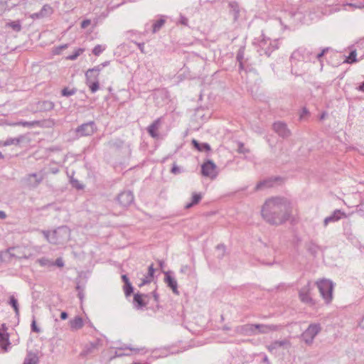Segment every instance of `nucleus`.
<instances>
[{
    "mask_svg": "<svg viewBox=\"0 0 364 364\" xmlns=\"http://www.w3.org/2000/svg\"><path fill=\"white\" fill-rule=\"evenodd\" d=\"M77 289L78 290V296L82 300L83 298V293L82 290L80 289V286H77Z\"/></svg>",
    "mask_w": 364,
    "mask_h": 364,
    "instance_id": "56",
    "label": "nucleus"
},
{
    "mask_svg": "<svg viewBox=\"0 0 364 364\" xmlns=\"http://www.w3.org/2000/svg\"><path fill=\"white\" fill-rule=\"evenodd\" d=\"M152 294H153V296H154V301H155L156 302H158V301H159V294L156 292V291H154L152 292Z\"/></svg>",
    "mask_w": 364,
    "mask_h": 364,
    "instance_id": "59",
    "label": "nucleus"
},
{
    "mask_svg": "<svg viewBox=\"0 0 364 364\" xmlns=\"http://www.w3.org/2000/svg\"><path fill=\"white\" fill-rule=\"evenodd\" d=\"M161 124V118H158L156 120H154V122L152 124H151L147 127L148 133L154 139H158L159 138V134L158 133V130H159Z\"/></svg>",
    "mask_w": 364,
    "mask_h": 364,
    "instance_id": "16",
    "label": "nucleus"
},
{
    "mask_svg": "<svg viewBox=\"0 0 364 364\" xmlns=\"http://www.w3.org/2000/svg\"><path fill=\"white\" fill-rule=\"evenodd\" d=\"M38 356L36 353L28 351L23 364H37Z\"/></svg>",
    "mask_w": 364,
    "mask_h": 364,
    "instance_id": "24",
    "label": "nucleus"
},
{
    "mask_svg": "<svg viewBox=\"0 0 364 364\" xmlns=\"http://www.w3.org/2000/svg\"><path fill=\"white\" fill-rule=\"evenodd\" d=\"M147 294H135L134 295L133 304L136 309H142L146 306V302L144 301V297H147Z\"/></svg>",
    "mask_w": 364,
    "mask_h": 364,
    "instance_id": "20",
    "label": "nucleus"
},
{
    "mask_svg": "<svg viewBox=\"0 0 364 364\" xmlns=\"http://www.w3.org/2000/svg\"><path fill=\"white\" fill-rule=\"evenodd\" d=\"M54 108V103L50 101H42L38 103V110L39 112H47Z\"/></svg>",
    "mask_w": 364,
    "mask_h": 364,
    "instance_id": "23",
    "label": "nucleus"
},
{
    "mask_svg": "<svg viewBox=\"0 0 364 364\" xmlns=\"http://www.w3.org/2000/svg\"><path fill=\"white\" fill-rule=\"evenodd\" d=\"M8 304L13 307V309L15 311L16 316H19L18 303V300L15 298L14 296H11L9 297V301Z\"/></svg>",
    "mask_w": 364,
    "mask_h": 364,
    "instance_id": "33",
    "label": "nucleus"
},
{
    "mask_svg": "<svg viewBox=\"0 0 364 364\" xmlns=\"http://www.w3.org/2000/svg\"><path fill=\"white\" fill-rule=\"evenodd\" d=\"M171 172L173 174H178L182 172V169L178 166L176 164H173Z\"/></svg>",
    "mask_w": 364,
    "mask_h": 364,
    "instance_id": "46",
    "label": "nucleus"
},
{
    "mask_svg": "<svg viewBox=\"0 0 364 364\" xmlns=\"http://www.w3.org/2000/svg\"><path fill=\"white\" fill-rule=\"evenodd\" d=\"M165 278L164 282L167 284L168 287H170L173 292L176 294H178L179 292L178 291V284L176 280L171 276L169 272H164Z\"/></svg>",
    "mask_w": 364,
    "mask_h": 364,
    "instance_id": "19",
    "label": "nucleus"
},
{
    "mask_svg": "<svg viewBox=\"0 0 364 364\" xmlns=\"http://www.w3.org/2000/svg\"><path fill=\"white\" fill-rule=\"evenodd\" d=\"M291 347L290 341L288 339H284L282 341H275L271 343L268 346L267 349L272 353H274V351L278 348H284L289 349Z\"/></svg>",
    "mask_w": 364,
    "mask_h": 364,
    "instance_id": "14",
    "label": "nucleus"
},
{
    "mask_svg": "<svg viewBox=\"0 0 364 364\" xmlns=\"http://www.w3.org/2000/svg\"><path fill=\"white\" fill-rule=\"evenodd\" d=\"M326 115H327V113H326V112H323L320 115L319 119H320L321 120H323V119H324L326 118Z\"/></svg>",
    "mask_w": 364,
    "mask_h": 364,
    "instance_id": "63",
    "label": "nucleus"
},
{
    "mask_svg": "<svg viewBox=\"0 0 364 364\" xmlns=\"http://www.w3.org/2000/svg\"><path fill=\"white\" fill-rule=\"evenodd\" d=\"M31 330H32V331L36 332V333H39V332H41V329H40V328H38V327L37 326V325H36V319H35V317H34V316L33 317V321H32V323H31Z\"/></svg>",
    "mask_w": 364,
    "mask_h": 364,
    "instance_id": "45",
    "label": "nucleus"
},
{
    "mask_svg": "<svg viewBox=\"0 0 364 364\" xmlns=\"http://www.w3.org/2000/svg\"><path fill=\"white\" fill-rule=\"evenodd\" d=\"M99 344L100 341H95L94 342H91L85 345L83 350L81 351L80 355L81 357H85L90 354L93 353L95 350L98 349Z\"/></svg>",
    "mask_w": 364,
    "mask_h": 364,
    "instance_id": "17",
    "label": "nucleus"
},
{
    "mask_svg": "<svg viewBox=\"0 0 364 364\" xmlns=\"http://www.w3.org/2000/svg\"><path fill=\"white\" fill-rule=\"evenodd\" d=\"M96 125L93 121L85 123L76 129V133L80 136H90L96 131Z\"/></svg>",
    "mask_w": 364,
    "mask_h": 364,
    "instance_id": "11",
    "label": "nucleus"
},
{
    "mask_svg": "<svg viewBox=\"0 0 364 364\" xmlns=\"http://www.w3.org/2000/svg\"><path fill=\"white\" fill-rule=\"evenodd\" d=\"M342 216H346V214L343 212H341L340 210H336L333 211V213L326 217L323 220V225L324 227H326L328 223H335L338 220H339Z\"/></svg>",
    "mask_w": 364,
    "mask_h": 364,
    "instance_id": "18",
    "label": "nucleus"
},
{
    "mask_svg": "<svg viewBox=\"0 0 364 364\" xmlns=\"http://www.w3.org/2000/svg\"><path fill=\"white\" fill-rule=\"evenodd\" d=\"M262 38L259 41L257 52L260 55L269 56L271 53L278 48L277 40H271L266 38L263 35Z\"/></svg>",
    "mask_w": 364,
    "mask_h": 364,
    "instance_id": "5",
    "label": "nucleus"
},
{
    "mask_svg": "<svg viewBox=\"0 0 364 364\" xmlns=\"http://www.w3.org/2000/svg\"><path fill=\"white\" fill-rule=\"evenodd\" d=\"M11 342L9 341V335L7 332L0 331V348L7 352L10 348Z\"/></svg>",
    "mask_w": 364,
    "mask_h": 364,
    "instance_id": "21",
    "label": "nucleus"
},
{
    "mask_svg": "<svg viewBox=\"0 0 364 364\" xmlns=\"http://www.w3.org/2000/svg\"><path fill=\"white\" fill-rule=\"evenodd\" d=\"M321 328L318 323H311L307 329L301 334L303 341L307 344L310 345L313 343L314 338L321 331Z\"/></svg>",
    "mask_w": 364,
    "mask_h": 364,
    "instance_id": "7",
    "label": "nucleus"
},
{
    "mask_svg": "<svg viewBox=\"0 0 364 364\" xmlns=\"http://www.w3.org/2000/svg\"><path fill=\"white\" fill-rule=\"evenodd\" d=\"M70 326L72 329L77 330L83 326L82 318L80 316L75 317L73 320L70 321Z\"/></svg>",
    "mask_w": 364,
    "mask_h": 364,
    "instance_id": "27",
    "label": "nucleus"
},
{
    "mask_svg": "<svg viewBox=\"0 0 364 364\" xmlns=\"http://www.w3.org/2000/svg\"><path fill=\"white\" fill-rule=\"evenodd\" d=\"M23 136H20L16 138H9L2 143V145L4 146L10 145H18L23 140Z\"/></svg>",
    "mask_w": 364,
    "mask_h": 364,
    "instance_id": "30",
    "label": "nucleus"
},
{
    "mask_svg": "<svg viewBox=\"0 0 364 364\" xmlns=\"http://www.w3.org/2000/svg\"><path fill=\"white\" fill-rule=\"evenodd\" d=\"M105 49V46L97 45L94 47L92 50V53L96 56H99Z\"/></svg>",
    "mask_w": 364,
    "mask_h": 364,
    "instance_id": "40",
    "label": "nucleus"
},
{
    "mask_svg": "<svg viewBox=\"0 0 364 364\" xmlns=\"http://www.w3.org/2000/svg\"><path fill=\"white\" fill-rule=\"evenodd\" d=\"M244 55H245V49L244 48H240L237 53V60L239 63V68L240 70L244 69V65H243V59H244Z\"/></svg>",
    "mask_w": 364,
    "mask_h": 364,
    "instance_id": "35",
    "label": "nucleus"
},
{
    "mask_svg": "<svg viewBox=\"0 0 364 364\" xmlns=\"http://www.w3.org/2000/svg\"><path fill=\"white\" fill-rule=\"evenodd\" d=\"M135 44L137 46V47L139 48V49L140 50V51L142 53H145V50H144V43H136L135 42Z\"/></svg>",
    "mask_w": 364,
    "mask_h": 364,
    "instance_id": "50",
    "label": "nucleus"
},
{
    "mask_svg": "<svg viewBox=\"0 0 364 364\" xmlns=\"http://www.w3.org/2000/svg\"><path fill=\"white\" fill-rule=\"evenodd\" d=\"M90 23V20H84L82 23H81V27L85 28H86L89 24Z\"/></svg>",
    "mask_w": 364,
    "mask_h": 364,
    "instance_id": "53",
    "label": "nucleus"
},
{
    "mask_svg": "<svg viewBox=\"0 0 364 364\" xmlns=\"http://www.w3.org/2000/svg\"><path fill=\"white\" fill-rule=\"evenodd\" d=\"M38 262L40 264L42 267H50L53 266V262L50 260L48 258L42 257L38 259Z\"/></svg>",
    "mask_w": 364,
    "mask_h": 364,
    "instance_id": "38",
    "label": "nucleus"
},
{
    "mask_svg": "<svg viewBox=\"0 0 364 364\" xmlns=\"http://www.w3.org/2000/svg\"><path fill=\"white\" fill-rule=\"evenodd\" d=\"M52 13L53 8L48 4H45L39 12L32 14L31 18L32 19H40L49 16Z\"/></svg>",
    "mask_w": 364,
    "mask_h": 364,
    "instance_id": "15",
    "label": "nucleus"
},
{
    "mask_svg": "<svg viewBox=\"0 0 364 364\" xmlns=\"http://www.w3.org/2000/svg\"><path fill=\"white\" fill-rule=\"evenodd\" d=\"M134 195L130 191L121 192L117 198V200L122 207H127L134 202Z\"/></svg>",
    "mask_w": 364,
    "mask_h": 364,
    "instance_id": "12",
    "label": "nucleus"
},
{
    "mask_svg": "<svg viewBox=\"0 0 364 364\" xmlns=\"http://www.w3.org/2000/svg\"><path fill=\"white\" fill-rule=\"evenodd\" d=\"M6 218V214L4 211L0 210V219H5Z\"/></svg>",
    "mask_w": 364,
    "mask_h": 364,
    "instance_id": "62",
    "label": "nucleus"
},
{
    "mask_svg": "<svg viewBox=\"0 0 364 364\" xmlns=\"http://www.w3.org/2000/svg\"><path fill=\"white\" fill-rule=\"evenodd\" d=\"M53 265H56L58 267H63L64 266V262L61 257H59L53 262Z\"/></svg>",
    "mask_w": 364,
    "mask_h": 364,
    "instance_id": "48",
    "label": "nucleus"
},
{
    "mask_svg": "<svg viewBox=\"0 0 364 364\" xmlns=\"http://www.w3.org/2000/svg\"><path fill=\"white\" fill-rule=\"evenodd\" d=\"M262 362L265 364H270L268 357L266 355H263Z\"/></svg>",
    "mask_w": 364,
    "mask_h": 364,
    "instance_id": "58",
    "label": "nucleus"
},
{
    "mask_svg": "<svg viewBox=\"0 0 364 364\" xmlns=\"http://www.w3.org/2000/svg\"><path fill=\"white\" fill-rule=\"evenodd\" d=\"M309 114V111L307 110L306 108H303L302 109V112L301 113V115H300V118L302 119L303 117H304L305 115L308 114Z\"/></svg>",
    "mask_w": 364,
    "mask_h": 364,
    "instance_id": "54",
    "label": "nucleus"
},
{
    "mask_svg": "<svg viewBox=\"0 0 364 364\" xmlns=\"http://www.w3.org/2000/svg\"><path fill=\"white\" fill-rule=\"evenodd\" d=\"M166 20L164 16L161 17L159 20L154 22L152 25V33H157L165 24Z\"/></svg>",
    "mask_w": 364,
    "mask_h": 364,
    "instance_id": "28",
    "label": "nucleus"
},
{
    "mask_svg": "<svg viewBox=\"0 0 364 364\" xmlns=\"http://www.w3.org/2000/svg\"><path fill=\"white\" fill-rule=\"evenodd\" d=\"M84 51L82 48H78L74 53L69 55L67 58L71 60H75L80 55H81Z\"/></svg>",
    "mask_w": 364,
    "mask_h": 364,
    "instance_id": "42",
    "label": "nucleus"
},
{
    "mask_svg": "<svg viewBox=\"0 0 364 364\" xmlns=\"http://www.w3.org/2000/svg\"><path fill=\"white\" fill-rule=\"evenodd\" d=\"M278 329V326L275 325L265 324H245L237 328V331L246 335L257 334V331L260 333H268L270 331H274Z\"/></svg>",
    "mask_w": 364,
    "mask_h": 364,
    "instance_id": "4",
    "label": "nucleus"
},
{
    "mask_svg": "<svg viewBox=\"0 0 364 364\" xmlns=\"http://www.w3.org/2000/svg\"><path fill=\"white\" fill-rule=\"evenodd\" d=\"M238 150H239V151H240V153H245V152L247 151L245 149V147H244V146H243L242 144H240V147H239V149H238Z\"/></svg>",
    "mask_w": 364,
    "mask_h": 364,
    "instance_id": "61",
    "label": "nucleus"
},
{
    "mask_svg": "<svg viewBox=\"0 0 364 364\" xmlns=\"http://www.w3.org/2000/svg\"><path fill=\"white\" fill-rule=\"evenodd\" d=\"M188 20L186 17L183 15H180L179 23L183 26H188Z\"/></svg>",
    "mask_w": 364,
    "mask_h": 364,
    "instance_id": "49",
    "label": "nucleus"
},
{
    "mask_svg": "<svg viewBox=\"0 0 364 364\" xmlns=\"http://www.w3.org/2000/svg\"><path fill=\"white\" fill-rule=\"evenodd\" d=\"M43 235L46 239L53 245H63L69 241L70 230L66 225L58 227L53 231L43 230Z\"/></svg>",
    "mask_w": 364,
    "mask_h": 364,
    "instance_id": "3",
    "label": "nucleus"
},
{
    "mask_svg": "<svg viewBox=\"0 0 364 364\" xmlns=\"http://www.w3.org/2000/svg\"><path fill=\"white\" fill-rule=\"evenodd\" d=\"M103 68L102 67L101 65H99L93 68H91L92 70H94V72L97 74V76L99 75V73L101 71V70Z\"/></svg>",
    "mask_w": 364,
    "mask_h": 364,
    "instance_id": "52",
    "label": "nucleus"
},
{
    "mask_svg": "<svg viewBox=\"0 0 364 364\" xmlns=\"http://www.w3.org/2000/svg\"><path fill=\"white\" fill-rule=\"evenodd\" d=\"M311 283L309 282L305 286L301 288L299 292V296L300 300L306 304L314 306L315 302L310 295L311 291Z\"/></svg>",
    "mask_w": 364,
    "mask_h": 364,
    "instance_id": "10",
    "label": "nucleus"
},
{
    "mask_svg": "<svg viewBox=\"0 0 364 364\" xmlns=\"http://www.w3.org/2000/svg\"><path fill=\"white\" fill-rule=\"evenodd\" d=\"M68 318V314L65 312V311H63L61 314H60V318L62 320H65Z\"/></svg>",
    "mask_w": 364,
    "mask_h": 364,
    "instance_id": "60",
    "label": "nucleus"
},
{
    "mask_svg": "<svg viewBox=\"0 0 364 364\" xmlns=\"http://www.w3.org/2000/svg\"><path fill=\"white\" fill-rule=\"evenodd\" d=\"M151 279H150L149 277H145L143 279H142V282L141 283L139 284V287H141L143 285H145L146 284H148L149 282H151Z\"/></svg>",
    "mask_w": 364,
    "mask_h": 364,
    "instance_id": "51",
    "label": "nucleus"
},
{
    "mask_svg": "<svg viewBox=\"0 0 364 364\" xmlns=\"http://www.w3.org/2000/svg\"><path fill=\"white\" fill-rule=\"evenodd\" d=\"M201 173L205 177L214 179L218 176L217 166L211 160H208L201 166Z\"/></svg>",
    "mask_w": 364,
    "mask_h": 364,
    "instance_id": "9",
    "label": "nucleus"
},
{
    "mask_svg": "<svg viewBox=\"0 0 364 364\" xmlns=\"http://www.w3.org/2000/svg\"><path fill=\"white\" fill-rule=\"evenodd\" d=\"M202 198V196L200 193H193V196H192V200L191 203H187L186 205H185V208L186 209H188V208H191V207H193L194 205H196L198 204L200 200Z\"/></svg>",
    "mask_w": 364,
    "mask_h": 364,
    "instance_id": "29",
    "label": "nucleus"
},
{
    "mask_svg": "<svg viewBox=\"0 0 364 364\" xmlns=\"http://www.w3.org/2000/svg\"><path fill=\"white\" fill-rule=\"evenodd\" d=\"M272 186H273V180L272 179L265 180V181H260L259 183H258L256 185L255 190L259 191V190L262 189L263 188L271 187Z\"/></svg>",
    "mask_w": 364,
    "mask_h": 364,
    "instance_id": "34",
    "label": "nucleus"
},
{
    "mask_svg": "<svg viewBox=\"0 0 364 364\" xmlns=\"http://www.w3.org/2000/svg\"><path fill=\"white\" fill-rule=\"evenodd\" d=\"M155 272V269L154 268V265L153 264H151L149 267V269H148V274L146 275V277H149L150 279H152L153 277H154V273Z\"/></svg>",
    "mask_w": 364,
    "mask_h": 364,
    "instance_id": "47",
    "label": "nucleus"
},
{
    "mask_svg": "<svg viewBox=\"0 0 364 364\" xmlns=\"http://www.w3.org/2000/svg\"><path fill=\"white\" fill-rule=\"evenodd\" d=\"M356 55L357 53L355 50L350 51L349 55L346 58L344 62L350 64L357 62Z\"/></svg>",
    "mask_w": 364,
    "mask_h": 364,
    "instance_id": "37",
    "label": "nucleus"
},
{
    "mask_svg": "<svg viewBox=\"0 0 364 364\" xmlns=\"http://www.w3.org/2000/svg\"><path fill=\"white\" fill-rule=\"evenodd\" d=\"M189 269V267L188 265H184L183 267H181V272L182 273H186L188 272V270Z\"/></svg>",
    "mask_w": 364,
    "mask_h": 364,
    "instance_id": "57",
    "label": "nucleus"
},
{
    "mask_svg": "<svg viewBox=\"0 0 364 364\" xmlns=\"http://www.w3.org/2000/svg\"><path fill=\"white\" fill-rule=\"evenodd\" d=\"M95 75H96V73L94 72V70L89 69L85 73L86 81L93 80Z\"/></svg>",
    "mask_w": 364,
    "mask_h": 364,
    "instance_id": "43",
    "label": "nucleus"
},
{
    "mask_svg": "<svg viewBox=\"0 0 364 364\" xmlns=\"http://www.w3.org/2000/svg\"><path fill=\"white\" fill-rule=\"evenodd\" d=\"M229 6L231 9V13L233 15L234 20L236 21L239 18L240 9L239 5L236 2H230Z\"/></svg>",
    "mask_w": 364,
    "mask_h": 364,
    "instance_id": "32",
    "label": "nucleus"
},
{
    "mask_svg": "<svg viewBox=\"0 0 364 364\" xmlns=\"http://www.w3.org/2000/svg\"><path fill=\"white\" fill-rule=\"evenodd\" d=\"M44 173L42 172L28 174L25 178V184L31 189L36 188L43 181Z\"/></svg>",
    "mask_w": 364,
    "mask_h": 364,
    "instance_id": "8",
    "label": "nucleus"
},
{
    "mask_svg": "<svg viewBox=\"0 0 364 364\" xmlns=\"http://www.w3.org/2000/svg\"><path fill=\"white\" fill-rule=\"evenodd\" d=\"M358 90L364 92V82L358 87Z\"/></svg>",
    "mask_w": 364,
    "mask_h": 364,
    "instance_id": "64",
    "label": "nucleus"
},
{
    "mask_svg": "<svg viewBox=\"0 0 364 364\" xmlns=\"http://www.w3.org/2000/svg\"><path fill=\"white\" fill-rule=\"evenodd\" d=\"M76 92V88L69 89L68 87H65L62 90L61 95L65 97H69L75 94Z\"/></svg>",
    "mask_w": 364,
    "mask_h": 364,
    "instance_id": "39",
    "label": "nucleus"
},
{
    "mask_svg": "<svg viewBox=\"0 0 364 364\" xmlns=\"http://www.w3.org/2000/svg\"><path fill=\"white\" fill-rule=\"evenodd\" d=\"M226 254V247L223 244H220L216 246L215 255L216 257L221 259L224 257Z\"/></svg>",
    "mask_w": 364,
    "mask_h": 364,
    "instance_id": "31",
    "label": "nucleus"
},
{
    "mask_svg": "<svg viewBox=\"0 0 364 364\" xmlns=\"http://www.w3.org/2000/svg\"><path fill=\"white\" fill-rule=\"evenodd\" d=\"M87 85L90 89L92 93H95L99 90V81L97 78V74L95 75L93 77V80L92 81H86Z\"/></svg>",
    "mask_w": 364,
    "mask_h": 364,
    "instance_id": "25",
    "label": "nucleus"
},
{
    "mask_svg": "<svg viewBox=\"0 0 364 364\" xmlns=\"http://www.w3.org/2000/svg\"><path fill=\"white\" fill-rule=\"evenodd\" d=\"M291 214L290 203L284 198H272L267 200L262 208L264 220L274 225H279L287 221Z\"/></svg>",
    "mask_w": 364,
    "mask_h": 364,
    "instance_id": "1",
    "label": "nucleus"
},
{
    "mask_svg": "<svg viewBox=\"0 0 364 364\" xmlns=\"http://www.w3.org/2000/svg\"><path fill=\"white\" fill-rule=\"evenodd\" d=\"M122 281L124 282V284H127V283L130 282L129 278L125 274L122 276Z\"/></svg>",
    "mask_w": 364,
    "mask_h": 364,
    "instance_id": "55",
    "label": "nucleus"
},
{
    "mask_svg": "<svg viewBox=\"0 0 364 364\" xmlns=\"http://www.w3.org/2000/svg\"><path fill=\"white\" fill-rule=\"evenodd\" d=\"M193 146L200 151H210V146L207 143H199L197 140L193 139L192 141Z\"/></svg>",
    "mask_w": 364,
    "mask_h": 364,
    "instance_id": "26",
    "label": "nucleus"
},
{
    "mask_svg": "<svg viewBox=\"0 0 364 364\" xmlns=\"http://www.w3.org/2000/svg\"><path fill=\"white\" fill-rule=\"evenodd\" d=\"M320 294L326 304H329L333 298V283L328 279H321L316 282Z\"/></svg>",
    "mask_w": 364,
    "mask_h": 364,
    "instance_id": "6",
    "label": "nucleus"
},
{
    "mask_svg": "<svg viewBox=\"0 0 364 364\" xmlns=\"http://www.w3.org/2000/svg\"><path fill=\"white\" fill-rule=\"evenodd\" d=\"M124 141L121 139L112 140L108 142V146L112 148L120 149L122 147Z\"/></svg>",
    "mask_w": 364,
    "mask_h": 364,
    "instance_id": "36",
    "label": "nucleus"
},
{
    "mask_svg": "<svg viewBox=\"0 0 364 364\" xmlns=\"http://www.w3.org/2000/svg\"><path fill=\"white\" fill-rule=\"evenodd\" d=\"M43 124V121L35 120V121H31V122L19 121V122L11 124V126H22V127L32 128V127H42Z\"/></svg>",
    "mask_w": 364,
    "mask_h": 364,
    "instance_id": "22",
    "label": "nucleus"
},
{
    "mask_svg": "<svg viewBox=\"0 0 364 364\" xmlns=\"http://www.w3.org/2000/svg\"><path fill=\"white\" fill-rule=\"evenodd\" d=\"M9 26L13 28L15 31H20L21 29V26L18 22L12 21L9 23Z\"/></svg>",
    "mask_w": 364,
    "mask_h": 364,
    "instance_id": "44",
    "label": "nucleus"
},
{
    "mask_svg": "<svg viewBox=\"0 0 364 364\" xmlns=\"http://www.w3.org/2000/svg\"><path fill=\"white\" fill-rule=\"evenodd\" d=\"M330 50V48H324L319 53H316L308 48L301 47L295 50L291 55V64L292 70L295 69L296 74L301 75L305 71L304 64L309 62H314L317 59L321 62L322 57Z\"/></svg>",
    "mask_w": 364,
    "mask_h": 364,
    "instance_id": "2",
    "label": "nucleus"
},
{
    "mask_svg": "<svg viewBox=\"0 0 364 364\" xmlns=\"http://www.w3.org/2000/svg\"><path fill=\"white\" fill-rule=\"evenodd\" d=\"M274 131L282 138H287L291 135V132L288 129L287 124L282 122H276L273 124Z\"/></svg>",
    "mask_w": 364,
    "mask_h": 364,
    "instance_id": "13",
    "label": "nucleus"
},
{
    "mask_svg": "<svg viewBox=\"0 0 364 364\" xmlns=\"http://www.w3.org/2000/svg\"><path fill=\"white\" fill-rule=\"evenodd\" d=\"M124 291L126 296H129L133 292V287L131 282L124 284Z\"/></svg>",
    "mask_w": 364,
    "mask_h": 364,
    "instance_id": "41",
    "label": "nucleus"
}]
</instances>
